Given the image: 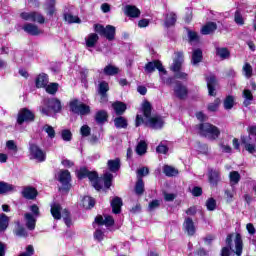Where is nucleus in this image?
<instances>
[{
  "label": "nucleus",
  "mask_w": 256,
  "mask_h": 256,
  "mask_svg": "<svg viewBox=\"0 0 256 256\" xmlns=\"http://www.w3.org/2000/svg\"><path fill=\"white\" fill-rule=\"evenodd\" d=\"M142 111L145 117V124L148 127H151V129H161V127H163V118H161V116L151 117V103L144 102Z\"/></svg>",
  "instance_id": "obj_1"
},
{
  "label": "nucleus",
  "mask_w": 256,
  "mask_h": 256,
  "mask_svg": "<svg viewBox=\"0 0 256 256\" xmlns=\"http://www.w3.org/2000/svg\"><path fill=\"white\" fill-rule=\"evenodd\" d=\"M155 69L159 71L160 79L163 81V83H165L166 85H171V83H173V78L165 79L164 75H167V70L163 68V64H161L160 61L156 60V61L148 62L145 66L146 73H153Z\"/></svg>",
  "instance_id": "obj_2"
},
{
  "label": "nucleus",
  "mask_w": 256,
  "mask_h": 256,
  "mask_svg": "<svg viewBox=\"0 0 256 256\" xmlns=\"http://www.w3.org/2000/svg\"><path fill=\"white\" fill-rule=\"evenodd\" d=\"M200 135H203L207 139H211L212 141H215V139H218L221 135V131L217 126H214L209 123L200 124Z\"/></svg>",
  "instance_id": "obj_3"
},
{
  "label": "nucleus",
  "mask_w": 256,
  "mask_h": 256,
  "mask_svg": "<svg viewBox=\"0 0 256 256\" xmlns=\"http://www.w3.org/2000/svg\"><path fill=\"white\" fill-rule=\"evenodd\" d=\"M42 115H51V111L59 113L61 111V101L57 98L45 99L44 105L40 108Z\"/></svg>",
  "instance_id": "obj_4"
},
{
  "label": "nucleus",
  "mask_w": 256,
  "mask_h": 256,
  "mask_svg": "<svg viewBox=\"0 0 256 256\" xmlns=\"http://www.w3.org/2000/svg\"><path fill=\"white\" fill-rule=\"evenodd\" d=\"M76 173L78 179L88 177L89 181H91V184L94 186L96 191H100V189H102L101 182L99 181V176L97 175V172H91L87 170V168H80V170H78Z\"/></svg>",
  "instance_id": "obj_5"
},
{
  "label": "nucleus",
  "mask_w": 256,
  "mask_h": 256,
  "mask_svg": "<svg viewBox=\"0 0 256 256\" xmlns=\"http://www.w3.org/2000/svg\"><path fill=\"white\" fill-rule=\"evenodd\" d=\"M51 214L54 219H61L63 217L65 224L67 227H71V217H69V210H62L61 205L54 203L51 205Z\"/></svg>",
  "instance_id": "obj_6"
},
{
  "label": "nucleus",
  "mask_w": 256,
  "mask_h": 256,
  "mask_svg": "<svg viewBox=\"0 0 256 256\" xmlns=\"http://www.w3.org/2000/svg\"><path fill=\"white\" fill-rule=\"evenodd\" d=\"M69 106L70 111H72V113H75L76 115L83 116L89 115L91 113V107L77 99H73L72 101H70Z\"/></svg>",
  "instance_id": "obj_7"
},
{
  "label": "nucleus",
  "mask_w": 256,
  "mask_h": 256,
  "mask_svg": "<svg viewBox=\"0 0 256 256\" xmlns=\"http://www.w3.org/2000/svg\"><path fill=\"white\" fill-rule=\"evenodd\" d=\"M94 31L99 33L102 37H106L108 41H113L115 39V27L112 25H107L105 28L101 24L94 25Z\"/></svg>",
  "instance_id": "obj_8"
},
{
  "label": "nucleus",
  "mask_w": 256,
  "mask_h": 256,
  "mask_svg": "<svg viewBox=\"0 0 256 256\" xmlns=\"http://www.w3.org/2000/svg\"><path fill=\"white\" fill-rule=\"evenodd\" d=\"M21 19L24 21H33L34 23H45V17L39 12H22L20 14Z\"/></svg>",
  "instance_id": "obj_9"
},
{
  "label": "nucleus",
  "mask_w": 256,
  "mask_h": 256,
  "mask_svg": "<svg viewBox=\"0 0 256 256\" xmlns=\"http://www.w3.org/2000/svg\"><path fill=\"white\" fill-rule=\"evenodd\" d=\"M31 121H35V114L31 110L23 108L18 112V125H23V123H29Z\"/></svg>",
  "instance_id": "obj_10"
},
{
  "label": "nucleus",
  "mask_w": 256,
  "mask_h": 256,
  "mask_svg": "<svg viewBox=\"0 0 256 256\" xmlns=\"http://www.w3.org/2000/svg\"><path fill=\"white\" fill-rule=\"evenodd\" d=\"M30 156L32 159H36V161H39L40 163L46 159L45 152L35 144L30 145Z\"/></svg>",
  "instance_id": "obj_11"
},
{
  "label": "nucleus",
  "mask_w": 256,
  "mask_h": 256,
  "mask_svg": "<svg viewBox=\"0 0 256 256\" xmlns=\"http://www.w3.org/2000/svg\"><path fill=\"white\" fill-rule=\"evenodd\" d=\"M22 29L25 31V33H28V35H32L34 37H37V35H42L43 33V30L39 29V26L33 23L24 24Z\"/></svg>",
  "instance_id": "obj_12"
},
{
  "label": "nucleus",
  "mask_w": 256,
  "mask_h": 256,
  "mask_svg": "<svg viewBox=\"0 0 256 256\" xmlns=\"http://www.w3.org/2000/svg\"><path fill=\"white\" fill-rule=\"evenodd\" d=\"M95 222L98 225H105L106 227H111L115 224V220L113 219V216L105 215L103 216H97L95 219Z\"/></svg>",
  "instance_id": "obj_13"
},
{
  "label": "nucleus",
  "mask_w": 256,
  "mask_h": 256,
  "mask_svg": "<svg viewBox=\"0 0 256 256\" xmlns=\"http://www.w3.org/2000/svg\"><path fill=\"white\" fill-rule=\"evenodd\" d=\"M24 220L26 223L27 229L33 231L35 229V225L37 223V216H33L30 212L25 213Z\"/></svg>",
  "instance_id": "obj_14"
},
{
  "label": "nucleus",
  "mask_w": 256,
  "mask_h": 256,
  "mask_svg": "<svg viewBox=\"0 0 256 256\" xmlns=\"http://www.w3.org/2000/svg\"><path fill=\"white\" fill-rule=\"evenodd\" d=\"M174 94L178 97V99H185V97H187V87L181 84V82H176Z\"/></svg>",
  "instance_id": "obj_15"
},
{
  "label": "nucleus",
  "mask_w": 256,
  "mask_h": 256,
  "mask_svg": "<svg viewBox=\"0 0 256 256\" xmlns=\"http://www.w3.org/2000/svg\"><path fill=\"white\" fill-rule=\"evenodd\" d=\"M183 65V52H177L176 58L173 61L171 66V70L176 73L177 71H181V66Z\"/></svg>",
  "instance_id": "obj_16"
},
{
  "label": "nucleus",
  "mask_w": 256,
  "mask_h": 256,
  "mask_svg": "<svg viewBox=\"0 0 256 256\" xmlns=\"http://www.w3.org/2000/svg\"><path fill=\"white\" fill-rule=\"evenodd\" d=\"M206 81L209 95L215 97V85H217V79L215 78V75L210 74L206 78Z\"/></svg>",
  "instance_id": "obj_17"
},
{
  "label": "nucleus",
  "mask_w": 256,
  "mask_h": 256,
  "mask_svg": "<svg viewBox=\"0 0 256 256\" xmlns=\"http://www.w3.org/2000/svg\"><path fill=\"white\" fill-rule=\"evenodd\" d=\"M208 179H209V183L210 185H217V183H219L221 181V174L219 173L218 170H213L211 169L208 172Z\"/></svg>",
  "instance_id": "obj_18"
},
{
  "label": "nucleus",
  "mask_w": 256,
  "mask_h": 256,
  "mask_svg": "<svg viewBox=\"0 0 256 256\" xmlns=\"http://www.w3.org/2000/svg\"><path fill=\"white\" fill-rule=\"evenodd\" d=\"M22 197L29 200L35 199V197H37V189L30 186L24 187L22 190Z\"/></svg>",
  "instance_id": "obj_19"
},
{
  "label": "nucleus",
  "mask_w": 256,
  "mask_h": 256,
  "mask_svg": "<svg viewBox=\"0 0 256 256\" xmlns=\"http://www.w3.org/2000/svg\"><path fill=\"white\" fill-rule=\"evenodd\" d=\"M58 180L60 183L67 187L69 185V182L71 181V173L69 170H61L58 174Z\"/></svg>",
  "instance_id": "obj_20"
},
{
  "label": "nucleus",
  "mask_w": 256,
  "mask_h": 256,
  "mask_svg": "<svg viewBox=\"0 0 256 256\" xmlns=\"http://www.w3.org/2000/svg\"><path fill=\"white\" fill-rule=\"evenodd\" d=\"M124 13L125 15H127V17H133V18H137L139 17V15H141V11L139 10V8L131 5L125 6Z\"/></svg>",
  "instance_id": "obj_21"
},
{
  "label": "nucleus",
  "mask_w": 256,
  "mask_h": 256,
  "mask_svg": "<svg viewBox=\"0 0 256 256\" xmlns=\"http://www.w3.org/2000/svg\"><path fill=\"white\" fill-rule=\"evenodd\" d=\"M215 31H217V23L215 22H208L201 28L202 35H211Z\"/></svg>",
  "instance_id": "obj_22"
},
{
  "label": "nucleus",
  "mask_w": 256,
  "mask_h": 256,
  "mask_svg": "<svg viewBox=\"0 0 256 256\" xmlns=\"http://www.w3.org/2000/svg\"><path fill=\"white\" fill-rule=\"evenodd\" d=\"M183 227L188 235H195V223L193 222V219L186 218Z\"/></svg>",
  "instance_id": "obj_23"
},
{
  "label": "nucleus",
  "mask_w": 256,
  "mask_h": 256,
  "mask_svg": "<svg viewBox=\"0 0 256 256\" xmlns=\"http://www.w3.org/2000/svg\"><path fill=\"white\" fill-rule=\"evenodd\" d=\"M216 56L219 57L222 61L229 59L231 57V52L226 47H216Z\"/></svg>",
  "instance_id": "obj_24"
},
{
  "label": "nucleus",
  "mask_w": 256,
  "mask_h": 256,
  "mask_svg": "<svg viewBox=\"0 0 256 256\" xmlns=\"http://www.w3.org/2000/svg\"><path fill=\"white\" fill-rule=\"evenodd\" d=\"M241 143L248 153H255V144H251V136H242Z\"/></svg>",
  "instance_id": "obj_25"
},
{
  "label": "nucleus",
  "mask_w": 256,
  "mask_h": 256,
  "mask_svg": "<svg viewBox=\"0 0 256 256\" xmlns=\"http://www.w3.org/2000/svg\"><path fill=\"white\" fill-rule=\"evenodd\" d=\"M111 207H112V211H113V213H115V215L121 213V207H123V200H121V198H119V197H115L111 201Z\"/></svg>",
  "instance_id": "obj_26"
},
{
  "label": "nucleus",
  "mask_w": 256,
  "mask_h": 256,
  "mask_svg": "<svg viewBox=\"0 0 256 256\" xmlns=\"http://www.w3.org/2000/svg\"><path fill=\"white\" fill-rule=\"evenodd\" d=\"M234 243L236 255L241 256V253H243V240L241 239V234L235 235Z\"/></svg>",
  "instance_id": "obj_27"
},
{
  "label": "nucleus",
  "mask_w": 256,
  "mask_h": 256,
  "mask_svg": "<svg viewBox=\"0 0 256 256\" xmlns=\"http://www.w3.org/2000/svg\"><path fill=\"white\" fill-rule=\"evenodd\" d=\"M85 41H86V47L88 48L95 47V45H97V42L99 41V35L95 33H91L85 38Z\"/></svg>",
  "instance_id": "obj_28"
},
{
  "label": "nucleus",
  "mask_w": 256,
  "mask_h": 256,
  "mask_svg": "<svg viewBox=\"0 0 256 256\" xmlns=\"http://www.w3.org/2000/svg\"><path fill=\"white\" fill-rule=\"evenodd\" d=\"M203 61V51L201 49H195L192 53V65H199Z\"/></svg>",
  "instance_id": "obj_29"
},
{
  "label": "nucleus",
  "mask_w": 256,
  "mask_h": 256,
  "mask_svg": "<svg viewBox=\"0 0 256 256\" xmlns=\"http://www.w3.org/2000/svg\"><path fill=\"white\" fill-rule=\"evenodd\" d=\"M47 83H49V77L47 74H39L36 78V87H38V89L47 87Z\"/></svg>",
  "instance_id": "obj_30"
},
{
  "label": "nucleus",
  "mask_w": 256,
  "mask_h": 256,
  "mask_svg": "<svg viewBox=\"0 0 256 256\" xmlns=\"http://www.w3.org/2000/svg\"><path fill=\"white\" fill-rule=\"evenodd\" d=\"M177 23V15L173 12L167 13L164 21L165 27H173Z\"/></svg>",
  "instance_id": "obj_31"
},
{
  "label": "nucleus",
  "mask_w": 256,
  "mask_h": 256,
  "mask_svg": "<svg viewBox=\"0 0 256 256\" xmlns=\"http://www.w3.org/2000/svg\"><path fill=\"white\" fill-rule=\"evenodd\" d=\"M112 107L116 115H123L127 111V105L123 102H115L112 104Z\"/></svg>",
  "instance_id": "obj_32"
},
{
  "label": "nucleus",
  "mask_w": 256,
  "mask_h": 256,
  "mask_svg": "<svg viewBox=\"0 0 256 256\" xmlns=\"http://www.w3.org/2000/svg\"><path fill=\"white\" fill-rule=\"evenodd\" d=\"M15 191V187L7 182H0V195H5V193H11Z\"/></svg>",
  "instance_id": "obj_33"
},
{
  "label": "nucleus",
  "mask_w": 256,
  "mask_h": 256,
  "mask_svg": "<svg viewBox=\"0 0 256 256\" xmlns=\"http://www.w3.org/2000/svg\"><path fill=\"white\" fill-rule=\"evenodd\" d=\"M107 165L109 171H111L112 173H117V170L121 167V161L119 160V158H116L114 160H108Z\"/></svg>",
  "instance_id": "obj_34"
},
{
  "label": "nucleus",
  "mask_w": 256,
  "mask_h": 256,
  "mask_svg": "<svg viewBox=\"0 0 256 256\" xmlns=\"http://www.w3.org/2000/svg\"><path fill=\"white\" fill-rule=\"evenodd\" d=\"M107 91H109V84L105 81H102L99 84V94L102 97V101H105V99H107Z\"/></svg>",
  "instance_id": "obj_35"
},
{
  "label": "nucleus",
  "mask_w": 256,
  "mask_h": 256,
  "mask_svg": "<svg viewBox=\"0 0 256 256\" xmlns=\"http://www.w3.org/2000/svg\"><path fill=\"white\" fill-rule=\"evenodd\" d=\"M163 173L166 177H175L179 175V170L173 168V166L165 165L163 167Z\"/></svg>",
  "instance_id": "obj_36"
},
{
  "label": "nucleus",
  "mask_w": 256,
  "mask_h": 256,
  "mask_svg": "<svg viewBox=\"0 0 256 256\" xmlns=\"http://www.w3.org/2000/svg\"><path fill=\"white\" fill-rule=\"evenodd\" d=\"M108 117H109V115L107 114V111L100 110L96 113L95 120L97 123L103 124V123H105V121H107Z\"/></svg>",
  "instance_id": "obj_37"
},
{
  "label": "nucleus",
  "mask_w": 256,
  "mask_h": 256,
  "mask_svg": "<svg viewBox=\"0 0 256 256\" xmlns=\"http://www.w3.org/2000/svg\"><path fill=\"white\" fill-rule=\"evenodd\" d=\"M114 125L117 129H126L127 119L123 116H119L114 119Z\"/></svg>",
  "instance_id": "obj_38"
},
{
  "label": "nucleus",
  "mask_w": 256,
  "mask_h": 256,
  "mask_svg": "<svg viewBox=\"0 0 256 256\" xmlns=\"http://www.w3.org/2000/svg\"><path fill=\"white\" fill-rule=\"evenodd\" d=\"M82 205L84 209H93V207H95V199L91 198L90 196H85L82 199Z\"/></svg>",
  "instance_id": "obj_39"
},
{
  "label": "nucleus",
  "mask_w": 256,
  "mask_h": 256,
  "mask_svg": "<svg viewBox=\"0 0 256 256\" xmlns=\"http://www.w3.org/2000/svg\"><path fill=\"white\" fill-rule=\"evenodd\" d=\"M230 184L233 187V185H237L239 181H241V174L237 171H232L229 174Z\"/></svg>",
  "instance_id": "obj_40"
},
{
  "label": "nucleus",
  "mask_w": 256,
  "mask_h": 256,
  "mask_svg": "<svg viewBox=\"0 0 256 256\" xmlns=\"http://www.w3.org/2000/svg\"><path fill=\"white\" fill-rule=\"evenodd\" d=\"M243 74L246 79H251L253 77V67L249 63H245L242 68Z\"/></svg>",
  "instance_id": "obj_41"
},
{
  "label": "nucleus",
  "mask_w": 256,
  "mask_h": 256,
  "mask_svg": "<svg viewBox=\"0 0 256 256\" xmlns=\"http://www.w3.org/2000/svg\"><path fill=\"white\" fill-rule=\"evenodd\" d=\"M235 106V97L233 96H227L224 99V109H226V111L231 110L232 107Z\"/></svg>",
  "instance_id": "obj_42"
},
{
  "label": "nucleus",
  "mask_w": 256,
  "mask_h": 256,
  "mask_svg": "<svg viewBox=\"0 0 256 256\" xmlns=\"http://www.w3.org/2000/svg\"><path fill=\"white\" fill-rule=\"evenodd\" d=\"M145 191V183H143V179L138 178V181L135 185V193L136 195H143V192Z\"/></svg>",
  "instance_id": "obj_43"
},
{
  "label": "nucleus",
  "mask_w": 256,
  "mask_h": 256,
  "mask_svg": "<svg viewBox=\"0 0 256 256\" xmlns=\"http://www.w3.org/2000/svg\"><path fill=\"white\" fill-rule=\"evenodd\" d=\"M243 97H244V105L245 107H249L251 105V101H253V94L250 92V90L245 89L243 91Z\"/></svg>",
  "instance_id": "obj_44"
},
{
  "label": "nucleus",
  "mask_w": 256,
  "mask_h": 256,
  "mask_svg": "<svg viewBox=\"0 0 256 256\" xmlns=\"http://www.w3.org/2000/svg\"><path fill=\"white\" fill-rule=\"evenodd\" d=\"M9 227V217L5 214L0 215V231H5Z\"/></svg>",
  "instance_id": "obj_45"
},
{
  "label": "nucleus",
  "mask_w": 256,
  "mask_h": 256,
  "mask_svg": "<svg viewBox=\"0 0 256 256\" xmlns=\"http://www.w3.org/2000/svg\"><path fill=\"white\" fill-rule=\"evenodd\" d=\"M136 153L138 155H145L147 153V143L145 141H140L136 147Z\"/></svg>",
  "instance_id": "obj_46"
},
{
  "label": "nucleus",
  "mask_w": 256,
  "mask_h": 256,
  "mask_svg": "<svg viewBox=\"0 0 256 256\" xmlns=\"http://www.w3.org/2000/svg\"><path fill=\"white\" fill-rule=\"evenodd\" d=\"M117 73H119V68L113 66V65H107L104 68V75H117Z\"/></svg>",
  "instance_id": "obj_47"
},
{
  "label": "nucleus",
  "mask_w": 256,
  "mask_h": 256,
  "mask_svg": "<svg viewBox=\"0 0 256 256\" xmlns=\"http://www.w3.org/2000/svg\"><path fill=\"white\" fill-rule=\"evenodd\" d=\"M188 39L190 43L193 45L195 43H199V34L195 31H188Z\"/></svg>",
  "instance_id": "obj_48"
},
{
  "label": "nucleus",
  "mask_w": 256,
  "mask_h": 256,
  "mask_svg": "<svg viewBox=\"0 0 256 256\" xmlns=\"http://www.w3.org/2000/svg\"><path fill=\"white\" fill-rule=\"evenodd\" d=\"M64 19L67 23H81V19L79 17L69 13L64 15Z\"/></svg>",
  "instance_id": "obj_49"
},
{
  "label": "nucleus",
  "mask_w": 256,
  "mask_h": 256,
  "mask_svg": "<svg viewBox=\"0 0 256 256\" xmlns=\"http://www.w3.org/2000/svg\"><path fill=\"white\" fill-rule=\"evenodd\" d=\"M103 179L105 187L109 189V187H111V183L113 182V174H111L110 172H106Z\"/></svg>",
  "instance_id": "obj_50"
},
{
  "label": "nucleus",
  "mask_w": 256,
  "mask_h": 256,
  "mask_svg": "<svg viewBox=\"0 0 256 256\" xmlns=\"http://www.w3.org/2000/svg\"><path fill=\"white\" fill-rule=\"evenodd\" d=\"M43 131L47 133L50 139H55V129L52 126H50L49 124L44 125Z\"/></svg>",
  "instance_id": "obj_51"
},
{
  "label": "nucleus",
  "mask_w": 256,
  "mask_h": 256,
  "mask_svg": "<svg viewBox=\"0 0 256 256\" xmlns=\"http://www.w3.org/2000/svg\"><path fill=\"white\" fill-rule=\"evenodd\" d=\"M58 89H59V84L57 83H50L48 86H46V92L49 93L50 95H55Z\"/></svg>",
  "instance_id": "obj_52"
},
{
  "label": "nucleus",
  "mask_w": 256,
  "mask_h": 256,
  "mask_svg": "<svg viewBox=\"0 0 256 256\" xmlns=\"http://www.w3.org/2000/svg\"><path fill=\"white\" fill-rule=\"evenodd\" d=\"M206 207L208 211H215L217 209V201L214 198H209L206 201Z\"/></svg>",
  "instance_id": "obj_53"
},
{
  "label": "nucleus",
  "mask_w": 256,
  "mask_h": 256,
  "mask_svg": "<svg viewBox=\"0 0 256 256\" xmlns=\"http://www.w3.org/2000/svg\"><path fill=\"white\" fill-rule=\"evenodd\" d=\"M46 9L48 15H53V13H55V0H47Z\"/></svg>",
  "instance_id": "obj_54"
},
{
  "label": "nucleus",
  "mask_w": 256,
  "mask_h": 256,
  "mask_svg": "<svg viewBox=\"0 0 256 256\" xmlns=\"http://www.w3.org/2000/svg\"><path fill=\"white\" fill-rule=\"evenodd\" d=\"M224 195H225V199H226L227 203H232L233 197H235V189L225 190Z\"/></svg>",
  "instance_id": "obj_55"
},
{
  "label": "nucleus",
  "mask_w": 256,
  "mask_h": 256,
  "mask_svg": "<svg viewBox=\"0 0 256 256\" xmlns=\"http://www.w3.org/2000/svg\"><path fill=\"white\" fill-rule=\"evenodd\" d=\"M219 105H221V100L219 98H217L216 100H214L213 103H210L208 105V110L215 112V111H217V109H219Z\"/></svg>",
  "instance_id": "obj_56"
},
{
  "label": "nucleus",
  "mask_w": 256,
  "mask_h": 256,
  "mask_svg": "<svg viewBox=\"0 0 256 256\" xmlns=\"http://www.w3.org/2000/svg\"><path fill=\"white\" fill-rule=\"evenodd\" d=\"M234 21L237 23V25H244L245 21L243 20V16L241 15V12L237 10L234 15Z\"/></svg>",
  "instance_id": "obj_57"
},
{
  "label": "nucleus",
  "mask_w": 256,
  "mask_h": 256,
  "mask_svg": "<svg viewBox=\"0 0 256 256\" xmlns=\"http://www.w3.org/2000/svg\"><path fill=\"white\" fill-rule=\"evenodd\" d=\"M6 147L9 149V151H13L14 153H17L18 151L17 144H15V141L13 140H8L6 142Z\"/></svg>",
  "instance_id": "obj_58"
},
{
  "label": "nucleus",
  "mask_w": 256,
  "mask_h": 256,
  "mask_svg": "<svg viewBox=\"0 0 256 256\" xmlns=\"http://www.w3.org/2000/svg\"><path fill=\"white\" fill-rule=\"evenodd\" d=\"M15 235H17L18 237H27V231L25 230V228L21 227L18 224V227L15 230Z\"/></svg>",
  "instance_id": "obj_59"
},
{
  "label": "nucleus",
  "mask_w": 256,
  "mask_h": 256,
  "mask_svg": "<svg viewBox=\"0 0 256 256\" xmlns=\"http://www.w3.org/2000/svg\"><path fill=\"white\" fill-rule=\"evenodd\" d=\"M80 133L83 137H89V135H91V128L87 125H84L80 129Z\"/></svg>",
  "instance_id": "obj_60"
},
{
  "label": "nucleus",
  "mask_w": 256,
  "mask_h": 256,
  "mask_svg": "<svg viewBox=\"0 0 256 256\" xmlns=\"http://www.w3.org/2000/svg\"><path fill=\"white\" fill-rule=\"evenodd\" d=\"M29 210L31 211V215L34 217H39L40 212H39V206L33 204L29 207Z\"/></svg>",
  "instance_id": "obj_61"
},
{
  "label": "nucleus",
  "mask_w": 256,
  "mask_h": 256,
  "mask_svg": "<svg viewBox=\"0 0 256 256\" xmlns=\"http://www.w3.org/2000/svg\"><path fill=\"white\" fill-rule=\"evenodd\" d=\"M157 153H162L163 155L167 154V151H169V148L165 146V144L161 143L156 148Z\"/></svg>",
  "instance_id": "obj_62"
},
{
  "label": "nucleus",
  "mask_w": 256,
  "mask_h": 256,
  "mask_svg": "<svg viewBox=\"0 0 256 256\" xmlns=\"http://www.w3.org/2000/svg\"><path fill=\"white\" fill-rule=\"evenodd\" d=\"M105 235L103 234V231L97 229L94 233V238L96 241H103Z\"/></svg>",
  "instance_id": "obj_63"
},
{
  "label": "nucleus",
  "mask_w": 256,
  "mask_h": 256,
  "mask_svg": "<svg viewBox=\"0 0 256 256\" xmlns=\"http://www.w3.org/2000/svg\"><path fill=\"white\" fill-rule=\"evenodd\" d=\"M62 139L64 141H71V131L69 130H63L62 131Z\"/></svg>",
  "instance_id": "obj_64"
}]
</instances>
